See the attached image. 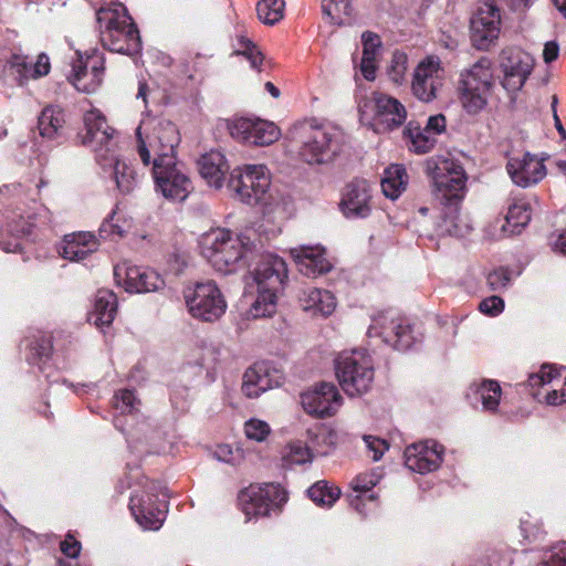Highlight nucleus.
I'll use <instances>...</instances> for the list:
<instances>
[{
	"label": "nucleus",
	"mask_w": 566,
	"mask_h": 566,
	"mask_svg": "<svg viewBox=\"0 0 566 566\" xmlns=\"http://www.w3.org/2000/svg\"><path fill=\"white\" fill-rule=\"evenodd\" d=\"M255 234L216 228L201 235L202 256L219 273L231 274L248 266L260 252Z\"/></svg>",
	"instance_id": "obj_1"
},
{
	"label": "nucleus",
	"mask_w": 566,
	"mask_h": 566,
	"mask_svg": "<svg viewBox=\"0 0 566 566\" xmlns=\"http://www.w3.org/2000/svg\"><path fill=\"white\" fill-rule=\"evenodd\" d=\"M253 280L258 286V296L249 310V316H271L276 311L277 294L287 280L285 261L273 253L261 254V260L253 271Z\"/></svg>",
	"instance_id": "obj_2"
},
{
	"label": "nucleus",
	"mask_w": 566,
	"mask_h": 566,
	"mask_svg": "<svg viewBox=\"0 0 566 566\" xmlns=\"http://www.w3.org/2000/svg\"><path fill=\"white\" fill-rule=\"evenodd\" d=\"M96 20L101 27L105 23V30L101 32V42L105 49L126 55H135L140 52L139 32L123 4L99 8L96 12Z\"/></svg>",
	"instance_id": "obj_3"
},
{
	"label": "nucleus",
	"mask_w": 566,
	"mask_h": 566,
	"mask_svg": "<svg viewBox=\"0 0 566 566\" xmlns=\"http://www.w3.org/2000/svg\"><path fill=\"white\" fill-rule=\"evenodd\" d=\"M137 151L145 166L154 159L177 157L176 148L180 143L177 126L167 119L146 118L136 128Z\"/></svg>",
	"instance_id": "obj_4"
},
{
	"label": "nucleus",
	"mask_w": 566,
	"mask_h": 566,
	"mask_svg": "<svg viewBox=\"0 0 566 566\" xmlns=\"http://www.w3.org/2000/svg\"><path fill=\"white\" fill-rule=\"evenodd\" d=\"M298 145L300 158L308 165L329 163L340 150L338 134L310 122L298 123L290 132Z\"/></svg>",
	"instance_id": "obj_5"
},
{
	"label": "nucleus",
	"mask_w": 566,
	"mask_h": 566,
	"mask_svg": "<svg viewBox=\"0 0 566 566\" xmlns=\"http://www.w3.org/2000/svg\"><path fill=\"white\" fill-rule=\"evenodd\" d=\"M335 375L346 395L361 396L370 390L374 382L373 358L366 349L342 352L335 359Z\"/></svg>",
	"instance_id": "obj_6"
},
{
	"label": "nucleus",
	"mask_w": 566,
	"mask_h": 566,
	"mask_svg": "<svg viewBox=\"0 0 566 566\" xmlns=\"http://www.w3.org/2000/svg\"><path fill=\"white\" fill-rule=\"evenodd\" d=\"M228 188L233 198L249 206L266 205L270 198L271 175L265 165L238 166L230 172Z\"/></svg>",
	"instance_id": "obj_7"
},
{
	"label": "nucleus",
	"mask_w": 566,
	"mask_h": 566,
	"mask_svg": "<svg viewBox=\"0 0 566 566\" xmlns=\"http://www.w3.org/2000/svg\"><path fill=\"white\" fill-rule=\"evenodd\" d=\"M367 336L379 338L381 343L402 352L411 349L422 339V334L415 329L409 319L394 311L380 312L373 316Z\"/></svg>",
	"instance_id": "obj_8"
},
{
	"label": "nucleus",
	"mask_w": 566,
	"mask_h": 566,
	"mask_svg": "<svg viewBox=\"0 0 566 566\" xmlns=\"http://www.w3.org/2000/svg\"><path fill=\"white\" fill-rule=\"evenodd\" d=\"M492 63L482 57L471 69L461 73L460 102L467 113L475 115L488 105L493 86Z\"/></svg>",
	"instance_id": "obj_9"
},
{
	"label": "nucleus",
	"mask_w": 566,
	"mask_h": 566,
	"mask_svg": "<svg viewBox=\"0 0 566 566\" xmlns=\"http://www.w3.org/2000/svg\"><path fill=\"white\" fill-rule=\"evenodd\" d=\"M432 193L440 202H461L467 191V174L452 158H438L428 163Z\"/></svg>",
	"instance_id": "obj_10"
},
{
	"label": "nucleus",
	"mask_w": 566,
	"mask_h": 566,
	"mask_svg": "<svg viewBox=\"0 0 566 566\" xmlns=\"http://www.w3.org/2000/svg\"><path fill=\"white\" fill-rule=\"evenodd\" d=\"M361 123L369 125L380 134L401 126L407 117L405 106L395 97L374 93L370 98L359 103Z\"/></svg>",
	"instance_id": "obj_11"
},
{
	"label": "nucleus",
	"mask_w": 566,
	"mask_h": 566,
	"mask_svg": "<svg viewBox=\"0 0 566 566\" xmlns=\"http://www.w3.org/2000/svg\"><path fill=\"white\" fill-rule=\"evenodd\" d=\"M155 189L169 201L181 202L193 189L188 171L177 157L153 160Z\"/></svg>",
	"instance_id": "obj_12"
},
{
	"label": "nucleus",
	"mask_w": 566,
	"mask_h": 566,
	"mask_svg": "<svg viewBox=\"0 0 566 566\" xmlns=\"http://www.w3.org/2000/svg\"><path fill=\"white\" fill-rule=\"evenodd\" d=\"M166 497L167 494L161 485L156 482H148V480L144 484L142 494H132L129 510L144 530L156 531L160 528L167 512Z\"/></svg>",
	"instance_id": "obj_13"
},
{
	"label": "nucleus",
	"mask_w": 566,
	"mask_h": 566,
	"mask_svg": "<svg viewBox=\"0 0 566 566\" xmlns=\"http://www.w3.org/2000/svg\"><path fill=\"white\" fill-rule=\"evenodd\" d=\"M189 314L202 322L218 321L227 310V302L213 281L198 282L184 291Z\"/></svg>",
	"instance_id": "obj_14"
},
{
	"label": "nucleus",
	"mask_w": 566,
	"mask_h": 566,
	"mask_svg": "<svg viewBox=\"0 0 566 566\" xmlns=\"http://www.w3.org/2000/svg\"><path fill=\"white\" fill-rule=\"evenodd\" d=\"M239 504L247 521L252 517L268 516L280 512L287 502L286 491L276 483L251 484L238 496Z\"/></svg>",
	"instance_id": "obj_15"
},
{
	"label": "nucleus",
	"mask_w": 566,
	"mask_h": 566,
	"mask_svg": "<svg viewBox=\"0 0 566 566\" xmlns=\"http://www.w3.org/2000/svg\"><path fill=\"white\" fill-rule=\"evenodd\" d=\"M85 133L82 143L95 154V160L99 155L106 156L118 148L115 129L108 126L104 115L98 109H91L84 115Z\"/></svg>",
	"instance_id": "obj_16"
},
{
	"label": "nucleus",
	"mask_w": 566,
	"mask_h": 566,
	"mask_svg": "<svg viewBox=\"0 0 566 566\" xmlns=\"http://www.w3.org/2000/svg\"><path fill=\"white\" fill-rule=\"evenodd\" d=\"M500 66L504 75L503 87L509 92H517L528 78L534 60L520 48H507L501 52Z\"/></svg>",
	"instance_id": "obj_17"
},
{
	"label": "nucleus",
	"mask_w": 566,
	"mask_h": 566,
	"mask_svg": "<svg viewBox=\"0 0 566 566\" xmlns=\"http://www.w3.org/2000/svg\"><path fill=\"white\" fill-rule=\"evenodd\" d=\"M500 9L491 1L481 3L471 18V40L479 50H486L500 34Z\"/></svg>",
	"instance_id": "obj_18"
},
{
	"label": "nucleus",
	"mask_w": 566,
	"mask_h": 566,
	"mask_svg": "<svg viewBox=\"0 0 566 566\" xmlns=\"http://www.w3.org/2000/svg\"><path fill=\"white\" fill-rule=\"evenodd\" d=\"M229 132L234 139L255 146L271 145L280 137L274 123L259 118H237L229 124Z\"/></svg>",
	"instance_id": "obj_19"
},
{
	"label": "nucleus",
	"mask_w": 566,
	"mask_h": 566,
	"mask_svg": "<svg viewBox=\"0 0 566 566\" xmlns=\"http://www.w3.org/2000/svg\"><path fill=\"white\" fill-rule=\"evenodd\" d=\"M114 279L117 285L124 286L128 293H149L160 290L165 282L154 270L117 264L114 268Z\"/></svg>",
	"instance_id": "obj_20"
},
{
	"label": "nucleus",
	"mask_w": 566,
	"mask_h": 566,
	"mask_svg": "<svg viewBox=\"0 0 566 566\" xmlns=\"http://www.w3.org/2000/svg\"><path fill=\"white\" fill-rule=\"evenodd\" d=\"M342 401L337 387L331 382H321L301 394L303 409L318 418L334 415Z\"/></svg>",
	"instance_id": "obj_21"
},
{
	"label": "nucleus",
	"mask_w": 566,
	"mask_h": 566,
	"mask_svg": "<svg viewBox=\"0 0 566 566\" xmlns=\"http://www.w3.org/2000/svg\"><path fill=\"white\" fill-rule=\"evenodd\" d=\"M76 60L72 63L69 81L77 91L92 93L102 83L104 59L97 51L85 59L80 52H76Z\"/></svg>",
	"instance_id": "obj_22"
},
{
	"label": "nucleus",
	"mask_w": 566,
	"mask_h": 566,
	"mask_svg": "<svg viewBox=\"0 0 566 566\" xmlns=\"http://www.w3.org/2000/svg\"><path fill=\"white\" fill-rule=\"evenodd\" d=\"M444 447L436 440H424L408 446L405 450V464L413 472L427 474L440 468Z\"/></svg>",
	"instance_id": "obj_23"
},
{
	"label": "nucleus",
	"mask_w": 566,
	"mask_h": 566,
	"mask_svg": "<svg viewBox=\"0 0 566 566\" xmlns=\"http://www.w3.org/2000/svg\"><path fill=\"white\" fill-rule=\"evenodd\" d=\"M96 163L114 180L120 193L128 195L138 186L139 178L135 168L122 158L118 148L106 156L99 155Z\"/></svg>",
	"instance_id": "obj_24"
},
{
	"label": "nucleus",
	"mask_w": 566,
	"mask_h": 566,
	"mask_svg": "<svg viewBox=\"0 0 566 566\" xmlns=\"http://www.w3.org/2000/svg\"><path fill=\"white\" fill-rule=\"evenodd\" d=\"M442 72L437 56H428L421 61L413 73L411 84L413 95L422 102L432 101L441 85Z\"/></svg>",
	"instance_id": "obj_25"
},
{
	"label": "nucleus",
	"mask_w": 566,
	"mask_h": 566,
	"mask_svg": "<svg viewBox=\"0 0 566 566\" xmlns=\"http://www.w3.org/2000/svg\"><path fill=\"white\" fill-rule=\"evenodd\" d=\"M370 188L366 180L349 182L343 190L339 209L347 219H364L371 212Z\"/></svg>",
	"instance_id": "obj_26"
},
{
	"label": "nucleus",
	"mask_w": 566,
	"mask_h": 566,
	"mask_svg": "<svg viewBox=\"0 0 566 566\" xmlns=\"http://www.w3.org/2000/svg\"><path fill=\"white\" fill-rule=\"evenodd\" d=\"M506 170L512 181L522 188L532 187L546 176L544 159L530 153H525L522 157L510 158Z\"/></svg>",
	"instance_id": "obj_27"
},
{
	"label": "nucleus",
	"mask_w": 566,
	"mask_h": 566,
	"mask_svg": "<svg viewBox=\"0 0 566 566\" xmlns=\"http://www.w3.org/2000/svg\"><path fill=\"white\" fill-rule=\"evenodd\" d=\"M290 253L300 271L307 276L325 274L332 269L322 245H300L292 248Z\"/></svg>",
	"instance_id": "obj_28"
},
{
	"label": "nucleus",
	"mask_w": 566,
	"mask_h": 566,
	"mask_svg": "<svg viewBox=\"0 0 566 566\" xmlns=\"http://www.w3.org/2000/svg\"><path fill=\"white\" fill-rule=\"evenodd\" d=\"M528 385L531 387L551 386L545 394V400L551 406L566 402V377H560L552 366L544 365L538 373L530 375Z\"/></svg>",
	"instance_id": "obj_29"
},
{
	"label": "nucleus",
	"mask_w": 566,
	"mask_h": 566,
	"mask_svg": "<svg viewBox=\"0 0 566 566\" xmlns=\"http://www.w3.org/2000/svg\"><path fill=\"white\" fill-rule=\"evenodd\" d=\"M280 377L271 373L268 364H255L243 375L242 391L248 398H256L266 390L279 386Z\"/></svg>",
	"instance_id": "obj_30"
},
{
	"label": "nucleus",
	"mask_w": 566,
	"mask_h": 566,
	"mask_svg": "<svg viewBox=\"0 0 566 566\" xmlns=\"http://www.w3.org/2000/svg\"><path fill=\"white\" fill-rule=\"evenodd\" d=\"M99 247V239L92 232H77L64 238L60 254L70 261H82Z\"/></svg>",
	"instance_id": "obj_31"
},
{
	"label": "nucleus",
	"mask_w": 566,
	"mask_h": 566,
	"mask_svg": "<svg viewBox=\"0 0 566 566\" xmlns=\"http://www.w3.org/2000/svg\"><path fill=\"white\" fill-rule=\"evenodd\" d=\"M532 217L531 200L521 193L512 195L505 216L506 223L502 227L509 234L518 233L528 224Z\"/></svg>",
	"instance_id": "obj_32"
},
{
	"label": "nucleus",
	"mask_w": 566,
	"mask_h": 566,
	"mask_svg": "<svg viewBox=\"0 0 566 566\" xmlns=\"http://www.w3.org/2000/svg\"><path fill=\"white\" fill-rule=\"evenodd\" d=\"M443 208L436 223L437 235L461 237L469 232L470 227L460 217V202H441Z\"/></svg>",
	"instance_id": "obj_33"
},
{
	"label": "nucleus",
	"mask_w": 566,
	"mask_h": 566,
	"mask_svg": "<svg viewBox=\"0 0 566 566\" xmlns=\"http://www.w3.org/2000/svg\"><path fill=\"white\" fill-rule=\"evenodd\" d=\"M201 177L212 187L221 188L223 178L229 167L226 157L220 153L212 150L201 156L198 161Z\"/></svg>",
	"instance_id": "obj_34"
},
{
	"label": "nucleus",
	"mask_w": 566,
	"mask_h": 566,
	"mask_svg": "<svg viewBox=\"0 0 566 566\" xmlns=\"http://www.w3.org/2000/svg\"><path fill=\"white\" fill-rule=\"evenodd\" d=\"M300 302L304 311L322 316L331 315L335 307V296L326 290L306 287L303 290Z\"/></svg>",
	"instance_id": "obj_35"
},
{
	"label": "nucleus",
	"mask_w": 566,
	"mask_h": 566,
	"mask_svg": "<svg viewBox=\"0 0 566 566\" xmlns=\"http://www.w3.org/2000/svg\"><path fill=\"white\" fill-rule=\"evenodd\" d=\"M501 387L495 380H483L480 384H473L468 395L471 405L476 407L481 403L483 411L494 412L497 409L501 399Z\"/></svg>",
	"instance_id": "obj_36"
},
{
	"label": "nucleus",
	"mask_w": 566,
	"mask_h": 566,
	"mask_svg": "<svg viewBox=\"0 0 566 566\" xmlns=\"http://www.w3.org/2000/svg\"><path fill=\"white\" fill-rule=\"evenodd\" d=\"M64 113L59 106L49 105L40 114L38 128L42 138L61 142L63 137Z\"/></svg>",
	"instance_id": "obj_37"
},
{
	"label": "nucleus",
	"mask_w": 566,
	"mask_h": 566,
	"mask_svg": "<svg viewBox=\"0 0 566 566\" xmlns=\"http://www.w3.org/2000/svg\"><path fill=\"white\" fill-rule=\"evenodd\" d=\"M117 314V297L113 291L99 290L96 293L91 319L97 327H108Z\"/></svg>",
	"instance_id": "obj_38"
},
{
	"label": "nucleus",
	"mask_w": 566,
	"mask_h": 566,
	"mask_svg": "<svg viewBox=\"0 0 566 566\" xmlns=\"http://www.w3.org/2000/svg\"><path fill=\"white\" fill-rule=\"evenodd\" d=\"M407 185L408 175L403 166L391 165L385 169L381 190L387 198L396 200L406 190Z\"/></svg>",
	"instance_id": "obj_39"
},
{
	"label": "nucleus",
	"mask_w": 566,
	"mask_h": 566,
	"mask_svg": "<svg viewBox=\"0 0 566 566\" xmlns=\"http://www.w3.org/2000/svg\"><path fill=\"white\" fill-rule=\"evenodd\" d=\"M28 347L30 350L27 356L28 363L31 366H38L39 370L44 373L45 369L50 367L48 364L52 350L50 337L41 335L30 342Z\"/></svg>",
	"instance_id": "obj_40"
},
{
	"label": "nucleus",
	"mask_w": 566,
	"mask_h": 566,
	"mask_svg": "<svg viewBox=\"0 0 566 566\" xmlns=\"http://www.w3.org/2000/svg\"><path fill=\"white\" fill-rule=\"evenodd\" d=\"M306 447L312 453V458L316 455H326L329 452V448L333 444V437L331 432L323 427H315L308 429Z\"/></svg>",
	"instance_id": "obj_41"
},
{
	"label": "nucleus",
	"mask_w": 566,
	"mask_h": 566,
	"mask_svg": "<svg viewBox=\"0 0 566 566\" xmlns=\"http://www.w3.org/2000/svg\"><path fill=\"white\" fill-rule=\"evenodd\" d=\"M284 0H260L256 4L259 20L265 25H274L284 18Z\"/></svg>",
	"instance_id": "obj_42"
},
{
	"label": "nucleus",
	"mask_w": 566,
	"mask_h": 566,
	"mask_svg": "<svg viewBox=\"0 0 566 566\" xmlns=\"http://www.w3.org/2000/svg\"><path fill=\"white\" fill-rule=\"evenodd\" d=\"M307 494L315 504L331 507L338 500L340 490L326 481H318L308 488Z\"/></svg>",
	"instance_id": "obj_43"
},
{
	"label": "nucleus",
	"mask_w": 566,
	"mask_h": 566,
	"mask_svg": "<svg viewBox=\"0 0 566 566\" xmlns=\"http://www.w3.org/2000/svg\"><path fill=\"white\" fill-rule=\"evenodd\" d=\"M380 481V475L376 472H366L358 474L350 483L354 492L357 493L356 497L350 500V505L359 511L360 495L370 491Z\"/></svg>",
	"instance_id": "obj_44"
},
{
	"label": "nucleus",
	"mask_w": 566,
	"mask_h": 566,
	"mask_svg": "<svg viewBox=\"0 0 566 566\" xmlns=\"http://www.w3.org/2000/svg\"><path fill=\"white\" fill-rule=\"evenodd\" d=\"M322 10L332 22L343 24L350 15V3L349 0H323Z\"/></svg>",
	"instance_id": "obj_45"
},
{
	"label": "nucleus",
	"mask_w": 566,
	"mask_h": 566,
	"mask_svg": "<svg viewBox=\"0 0 566 566\" xmlns=\"http://www.w3.org/2000/svg\"><path fill=\"white\" fill-rule=\"evenodd\" d=\"M408 70V56L406 53L395 51L392 53L390 64L388 67V76L390 81L397 85H400L406 80Z\"/></svg>",
	"instance_id": "obj_46"
},
{
	"label": "nucleus",
	"mask_w": 566,
	"mask_h": 566,
	"mask_svg": "<svg viewBox=\"0 0 566 566\" xmlns=\"http://www.w3.org/2000/svg\"><path fill=\"white\" fill-rule=\"evenodd\" d=\"M287 465L305 464L312 461V453L303 441H294L287 446L283 457Z\"/></svg>",
	"instance_id": "obj_47"
},
{
	"label": "nucleus",
	"mask_w": 566,
	"mask_h": 566,
	"mask_svg": "<svg viewBox=\"0 0 566 566\" xmlns=\"http://www.w3.org/2000/svg\"><path fill=\"white\" fill-rule=\"evenodd\" d=\"M537 566H566V542H558L546 548Z\"/></svg>",
	"instance_id": "obj_48"
},
{
	"label": "nucleus",
	"mask_w": 566,
	"mask_h": 566,
	"mask_svg": "<svg viewBox=\"0 0 566 566\" xmlns=\"http://www.w3.org/2000/svg\"><path fill=\"white\" fill-rule=\"evenodd\" d=\"M537 566H566V542H558L546 548Z\"/></svg>",
	"instance_id": "obj_49"
},
{
	"label": "nucleus",
	"mask_w": 566,
	"mask_h": 566,
	"mask_svg": "<svg viewBox=\"0 0 566 566\" xmlns=\"http://www.w3.org/2000/svg\"><path fill=\"white\" fill-rule=\"evenodd\" d=\"M238 41L240 48L237 50V54L243 55L250 62L252 69H259L263 62L262 52L245 36H240Z\"/></svg>",
	"instance_id": "obj_50"
},
{
	"label": "nucleus",
	"mask_w": 566,
	"mask_h": 566,
	"mask_svg": "<svg viewBox=\"0 0 566 566\" xmlns=\"http://www.w3.org/2000/svg\"><path fill=\"white\" fill-rule=\"evenodd\" d=\"M437 137L429 133L424 127L411 134V149L417 154H427L436 145Z\"/></svg>",
	"instance_id": "obj_51"
},
{
	"label": "nucleus",
	"mask_w": 566,
	"mask_h": 566,
	"mask_svg": "<svg viewBox=\"0 0 566 566\" xmlns=\"http://www.w3.org/2000/svg\"><path fill=\"white\" fill-rule=\"evenodd\" d=\"M270 432L269 423L263 420L252 418L244 423V433L250 440L262 442L269 437Z\"/></svg>",
	"instance_id": "obj_52"
},
{
	"label": "nucleus",
	"mask_w": 566,
	"mask_h": 566,
	"mask_svg": "<svg viewBox=\"0 0 566 566\" xmlns=\"http://www.w3.org/2000/svg\"><path fill=\"white\" fill-rule=\"evenodd\" d=\"M139 401L136 399L134 391L124 389L115 394L113 405L120 413H130L136 409Z\"/></svg>",
	"instance_id": "obj_53"
},
{
	"label": "nucleus",
	"mask_w": 566,
	"mask_h": 566,
	"mask_svg": "<svg viewBox=\"0 0 566 566\" xmlns=\"http://www.w3.org/2000/svg\"><path fill=\"white\" fill-rule=\"evenodd\" d=\"M363 56L378 60L381 50L380 38L373 32L366 31L361 34Z\"/></svg>",
	"instance_id": "obj_54"
},
{
	"label": "nucleus",
	"mask_w": 566,
	"mask_h": 566,
	"mask_svg": "<svg viewBox=\"0 0 566 566\" xmlns=\"http://www.w3.org/2000/svg\"><path fill=\"white\" fill-rule=\"evenodd\" d=\"M116 212L113 211L99 226L98 238L102 240H114L124 234V229L114 221Z\"/></svg>",
	"instance_id": "obj_55"
},
{
	"label": "nucleus",
	"mask_w": 566,
	"mask_h": 566,
	"mask_svg": "<svg viewBox=\"0 0 566 566\" xmlns=\"http://www.w3.org/2000/svg\"><path fill=\"white\" fill-rule=\"evenodd\" d=\"M486 282L492 291H502L511 283V272L505 268H497L490 272Z\"/></svg>",
	"instance_id": "obj_56"
},
{
	"label": "nucleus",
	"mask_w": 566,
	"mask_h": 566,
	"mask_svg": "<svg viewBox=\"0 0 566 566\" xmlns=\"http://www.w3.org/2000/svg\"><path fill=\"white\" fill-rule=\"evenodd\" d=\"M213 457L220 462L234 465L240 461L241 452L239 449H232L229 444H220L214 450Z\"/></svg>",
	"instance_id": "obj_57"
},
{
	"label": "nucleus",
	"mask_w": 566,
	"mask_h": 566,
	"mask_svg": "<svg viewBox=\"0 0 566 566\" xmlns=\"http://www.w3.org/2000/svg\"><path fill=\"white\" fill-rule=\"evenodd\" d=\"M479 310L485 315L497 316L504 310V301L496 295L486 297L480 302Z\"/></svg>",
	"instance_id": "obj_58"
},
{
	"label": "nucleus",
	"mask_w": 566,
	"mask_h": 566,
	"mask_svg": "<svg viewBox=\"0 0 566 566\" xmlns=\"http://www.w3.org/2000/svg\"><path fill=\"white\" fill-rule=\"evenodd\" d=\"M363 440L367 447V449L373 453L374 461H378L389 449V444L386 440L377 438L375 436L366 434L363 437Z\"/></svg>",
	"instance_id": "obj_59"
},
{
	"label": "nucleus",
	"mask_w": 566,
	"mask_h": 566,
	"mask_svg": "<svg viewBox=\"0 0 566 566\" xmlns=\"http://www.w3.org/2000/svg\"><path fill=\"white\" fill-rule=\"evenodd\" d=\"M27 59L28 56L21 53H12L7 61L6 65L17 74V81H19L20 75H25Z\"/></svg>",
	"instance_id": "obj_60"
},
{
	"label": "nucleus",
	"mask_w": 566,
	"mask_h": 566,
	"mask_svg": "<svg viewBox=\"0 0 566 566\" xmlns=\"http://www.w3.org/2000/svg\"><path fill=\"white\" fill-rule=\"evenodd\" d=\"M424 128L437 137L446 129V117L442 114L430 116Z\"/></svg>",
	"instance_id": "obj_61"
},
{
	"label": "nucleus",
	"mask_w": 566,
	"mask_h": 566,
	"mask_svg": "<svg viewBox=\"0 0 566 566\" xmlns=\"http://www.w3.org/2000/svg\"><path fill=\"white\" fill-rule=\"evenodd\" d=\"M61 551L64 555L71 558H76L81 553V543L74 539L71 535L61 543Z\"/></svg>",
	"instance_id": "obj_62"
},
{
	"label": "nucleus",
	"mask_w": 566,
	"mask_h": 566,
	"mask_svg": "<svg viewBox=\"0 0 566 566\" xmlns=\"http://www.w3.org/2000/svg\"><path fill=\"white\" fill-rule=\"evenodd\" d=\"M51 65L49 56L45 53L39 54L35 63L33 64V78H38L44 75H48L50 72Z\"/></svg>",
	"instance_id": "obj_63"
},
{
	"label": "nucleus",
	"mask_w": 566,
	"mask_h": 566,
	"mask_svg": "<svg viewBox=\"0 0 566 566\" xmlns=\"http://www.w3.org/2000/svg\"><path fill=\"white\" fill-rule=\"evenodd\" d=\"M360 72L367 81H374L376 78L377 60L370 57H361Z\"/></svg>",
	"instance_id": "obj_64"
}]
</instances>
